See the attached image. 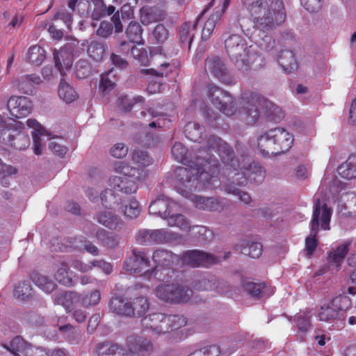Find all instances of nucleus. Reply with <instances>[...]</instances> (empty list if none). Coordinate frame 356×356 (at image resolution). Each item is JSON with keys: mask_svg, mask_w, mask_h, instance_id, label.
Returning a JSON list of instances; mask_svg holds the SVG:
<instances>
[{"mask_svg": "<svg viewBox=\"0 0 356 356\" xmlns=\"http://www.w3.org/2000/svg\"><path fill=\"white\" fill-rule=\"evenodd\" d=\"M120 105L124 111H129L131 109L133 105L138 102H143V97L141 96L134 97L132 98L129 96H123L120 99Z\"/></svg>", "mask_w": 356, "mask_h": 356, "instance_id": "nucleus-60", "label": "nucleus"}, {"mask_svg": "<svg viewBox=\"0 0 356 356\" xmlns=\"http://www.w3.org/2000/svg\"><path fill=\"white\" fill-rule=\"evenodd\" d=\"M130 302L125 300L122 297H113L110 301V308L113 312L123 316H130V313L133 312L130 309Z\"/></svg>", "mask_w": 356, "mask_h": 356, "instance_id": "nucleus-34", "label": "nucleus"}, {"mask_svg": "<svg viewBox=\"0 0 356 356\" xmlns=\"http://www.w3.org/2000/svg\"><path fill=\"white\" fill-rule=\"evenodd\" d=\"M165 17V13L155 8H143L140 10V22L144 25L163 21Z\"/></svg>", "mask_w": 356, "mask_h": 356, "instance_id": "nucleus-30", "label": "nucleus"}, {"mask_svg": "<svg viewBox=\"0 0 356 356\" xmlns=\"http://www.w3.org/2000/svg\"><path fill=\"white\" fill-rule=\"evenodd\" d=\"M80 301L81 305L85 307L95 306L99 304L101 300V293L99 290H93L90 293L80 295Z\"/></svg>", "mask_w": 356, "mask_h": 356, "instance_id": "nucleus-49", "label": "nucleus"}, {"mask_svg": "<svg viewBox=\"0 0 356 356\" xmlns=\"http://www.w3.org/2000/svg\"><path fill=\"white\" fill-rule=\"evenodd\" d=\"M225 191L229 193L235 195L241 202L248 204L251 202L252 198L250 195L241 189L236 188L234 186H226Z\"/></svg>", "mask_w": 356, "mask_h": 356, "instance_id": "nucleus-55", "label": "nucleus"}, {"mask_svg": "<svg viewBox=\"0 0 356 356\" xmlns=\"http://www.w3.org/2000/svg\"><path fill=\"white\" fill-rule=\"evenodd\" d=\"M187 152L188 149L181 143H175L172 147V156L178 162H188L186 157Z\"/></svg>", "mask_w": 356, "mask_h": 356, "instance_id": "nucleus-52", "label": "nucleus"}, {"mask_svg": "<svg viewBox=\"0 0 356 356\" xmlns=\"http://www.w3.org/2000/svg\"><path fill=\"white\" fill-rule=\"evenodd\" d=\"M203 128L196 122H190L186 126L184 132L186 136L191 141L202 143Z\"/></svg>", "mask_w": 356, "mask_h": 356, "instance_id": "nucleus-38", "label": "nucleus"}, {"mask_svg": "<svg viewBox=\"0 0 356 356\" xmlns=\"http://www.w3.org/2000/svg\"><path fill=\"white\" fill-rule=\"evenodd\" d=\"M207 90L208 97L219 111L229 116L236 113V102L229 93L212 84L208 85Z\"/></svg>", "mask_w": 356, "mask_h": 356, "instance_id": "nucleus-8", "label": "nucleus"}, {"mask_svg": "<svg viewBox=\"0 0 356 356\" xmlns=\"http://www.w3.org/2000/svg\"><path fill=\"white\" fill-rule=\"evenodd\" d=\"M168 332H175L181 334V337H187L188 329L187 326L186 318L183 316H168Z\"/></svg>", "mask_w": 356, "mask_h": 356, "instance_id": "nucleus-28", "label": "nucleus"}, {"mask_svg": "<svg viewBox=\"0 0 356 356\" xmlns=\"http://www.w3.org/2000/svg\"><path fill=\"white\" fill-rule=\"evenodd\" d=\"M302 6L310 13H316L323 7V0H300Z\"/></svg>", "mask_w": 356, "mask_h": 356, "instance_id": "nucleus-61", "label": "nucleus"}, {"mask_svg": "<svg viewBox=\"0 0 356 356\" xmlns=\"http://www.w3.org/2000/svg\"><path fill=\"white\" fill-rule=\"evenodd\" d=\"M245 289L252 297L260 298L266 293V286L261 283L248 282Z\"/></svg>", "mask_w": 356, "mask_h": 356, "instance_id": "nucleus-54", "label": "nucleus"}, {"mask_svg": "<svg viewBox=\"0 0 356 356\" xmlns=\"http://www.w3.org/2000/svg\"><path fill=\"white\" fill-rule=\"evenodd\" d=\"M311 312L306 311L299 315L296 319V326L301 332H306L310 327Z\"/></svg>", "mask_w": 356, "mask_h": 356, "instance_id": "nucleus-56", "label": "nucleus"}, {"mask_svg": "<svg viewBox=\"0 0 356 356\" xmlns=\"http://www.w3.org/2000/svg\"><path fill=\"white\" fill-rule=\"evenodd\" d=\"M207 146L209 149L218 153L224 163L232 161L234 152L228 145L220 138L211 136L207 141Z\"/></svg>", "mask_w": 356, "mask_h": 356, "instance_id": "nucleus-18", "label": "nucleus"}, {"mask_svg": "<svg viewBox=\"0 0 356 356\" xmlns=\"http://www.w3.org/2000/svg\"><path fill=\"white\" fill-rule=\"evenodd\" d=\"M132 162L136 167V170H143L152 163V159L148 156L147 152L140 150H136L133 153Z\"/></svg>", "mask_w": 356, "mask_h": 356, "instance_id": "nucleus-45", "label": "nucleus"}, {"mask_svg": "<svg viewBox=\"0 0 356 356\" xmlns=\"http://www.w3.org/2000/svg\"><path fill=\"white\" fill-rule=\"evenodd\" d=\"M40 82L41 79L37 75H26L21 77L17 86L19 90L25 93L31 94L33 92L34 85H38Z\"/></svg>", "mask_w": 356, "mask_h": 356, "instance_id": "nucleus-39", "label": "nucleus"}, {"mask_svg": "<svg viewBox=\"0 0 356 356\" xmlns=\"http://www.w3.org/2000/svg\"><path fill=\"white\" fill-rule=\"evenodd\" d=\"M332 216V209L327 207L324 202L318 199L315 203L310 229L313 233L318 232V227L324 230L330 229V222Z\"/></svg>", "mask_w": 356, "mask_h": 356, "instance_id": "nucleus-10", "label": "nucleus"}, {"mask_svg": "<svg viewBox=\"0 0 356 356\" xmlns=\"http://www.w3.org/2000/svg\"><path fill=\"white\" fill-rule=\"evenodd\" d=\"M15 128H6L0 129V142L6 145L10 146L13 139L15 138Z\"/></svg>", "mask_w": 356, "mask_h": 356, "instance_id": "nucleus-63", "label": "nucleus"}, {"mask_svg": "<svg viewBox=\"0 0 356 356\" xmlns=\"http://www.w3.org/2000/svg\"><path fill=\"white\" fill-rule=\"evenodd\" d=\"M142 325L157 335L168 332V316L161 313H154L145 316L142 320Z\"/></svg>", "mask_w": 356, "mask_h": 356, "instance_id": "nucleus-15", "label": "nucleus"}, {"mask_svg": "<svg viewBox=\"0 0 356 356\" xmlns=\"http://www.w3.org/2000/svg\"><path fill=\"white\" fill-rule=\"evenodd\" d=\"M153 264L147 254L141 251L133 252V256L124 261V268L131 273L153 272Z\"/></svg>", "mask_w": 356, "mask_h": 356, "instance_id": "nucleus-12", "label": "nucleus"}, {"mask_svg": "<svg viewBox=\"0 0 356 356\" xmlns=\"http://www.w3.org/2000/svg\"><path fill=\"white\" fill-rule=\"evenodd\" d=\"M277 62L283 71L287 74L295 72L298 67L297 59L293 51L290 50H282L280 51Z\"/></svg>", "mask_w": 356, "mask_h": 356, "instance_id": "nucleus-22", "label": "nucleus"}, {"mask_svg": "<svg viewBox=\"0 0 356 356\" xmlns=\"http://www.w3.org/2000/svg\"><path fill=\"white\" fill-rule=\"evenodd\" d=\"M30 346L22 337H16L10 341L8 349L16 356H26Z\"/></svg>", "mask_w": 356, "mask_h": 356, "instance_id": "nucleus-41", "label": "nucleus"}, {"mask_svg": "<svg viewBox=\"0 0 356 356\" xmlns=\"http://www.w3.org/2000/svg\"><path fill=\"white\" fill-rule=\"evenodd\" d=\"M58 94L63 102L70 104L78 98V95L74 88L64 79H61L59 83Z\"/></svg>", "mask_w": 356, "mask_h": 356, "instance_id": "nucleus-36", "label": "nucleus"}, {"mask_svg": "<svg viewBox=\"0 0 356 356\" xmlns=\"http://www.w3.org/2000/svg\"><path fill=\"white\" fill-rule=\"evenodd\" d=\"M270 137H275L277 147L280 148V153L289 149L293 144V138L289 132L283 128H275L271 129Z\"/></svg>", "mask_w": 356, "mask_h": 356, "instance_id": "nucleus-24", "label": "nucleus"}, {"mask_svg": "<svg viewBox=\"0 0 356 356\" xmlns=\"http://www.w3.org/2000/svg\"><path fill=\"white\" fill-rule=\"evenodd\" d=\"M271 135L270 129L258 138V147L264 156H270L280 153V148L277 147L275 137H270Z\"/></svg>", "mask_w": 356, "mask_h": 356, "instance_id": "nucleus-20", "label": "nucleus"}, {"mask_svg": "<svg viewBox=\"0 0 356 356\" xmlns=\"http://www.w3.org/2000/svg\"><path fill=\"white\" fill-rule=\"evenodd\" d=\"M63 337L70 343H77L81 338L80 332L72 325L67 324L59 327Z\"/></svg>", "mask_w": 356, "mask_h": 356, "instance_id": "nucleus-47", "label": "nucleus"}, {"mask_svg": "<svg viewBox=\"0 0 356 356\" xmlns=\"http://www.w3.org/2000/svg\"><path fill=\"white\" fill-rule=\"evenodd\" d=\"M182 263L193 267L208 266L216 264L218 259L213 254L200 250L185 252L181 257Z\"/></svg>", "mask_w": 356, "mask_h": 356, "instance_id": "nucleus-13", "label": "nucleus"}, {"mask_svg": "<svg viewBox=\"0 0 356 356\" xmlns=\"http://www.w3.org/2000/svg\"><path fill=\"white\" fill-rule=\"evenodd\" d=\"M205 12L206 10L202 13L195 22H185L180 26L179 29V38L181 43L187 42L188 47H190L195 35L196 26L202 19Z\"/></svg>", "mask_w": 356, "mask_h": 356, "instance_id": "nucleus-26", "label": "nucleus"}, {"mask_svg": "<svg viewBox=\"0 0 356 356\" xmlns=\"http://www.w3.org/2000/svg\"><path fill=\"white\" fill-rule=\"evenodd\" d=\"M130 309L133 310L130 316H140L144 314L149 308L147 300L144 297L135 298L129 303Z\"/></svg>", "mask_w": 356, "mask_h": 356, "instance_id": "nucleus-44", "label": "nucleus"}, {"mask_svg": "<svg viewBox=\"0 0 356 356\" xmlns=\"http://www.w3.org/2000/svg\"><path fill=\"white\" fill-rule=\"evenodd\" d=\"M233 343L232 341H230L229 343L221 344L220 346H218L216 344H212L204 346L201 350L203 352L204 356H219L220 355H224V356H229L232 354V351L227 350V346L229 345V343Z\"/></svg>", "mask_w": 356, "mask_h": 356, "instance_id": "nucleus-42", "label": "nucleus"}, {"mask_svg": "<svg viewBox=\"0 0 356 356\" xmlns=\"http://www.w3.org/2000/svg\"><path fill=\"white\" fill-rule=\"evenodd\" d=\"M113 171L118 175L111 176L108 185L111 189L105 190L101 194L102 203L106 207H112L117 203L111 190L124 194L134 193L138 190V183L147 177V172L131 168L124 161H116L113 165Z\"/></svg>", "mask_w": 356, "mask_h": 356, "instance_id": "nucleus-2", "label": "nucleus"}, {"mask_svg": "<svg viewBox=\"0 0 356 356\" xmlns=\"http://www.w3.org/2000/svg\"><path fill=\"white\" fill-rule=\"evenodd\" d=\"M104 51V46L95 40L91 41L88 47V55L95 60H100L102 58Z\"/></svg>", "mask_w": 356, "mask_h": 356, "instance_id": "nucleus-51", "label": "nucleus"}, {"mask_svg": "<svg viewBox=\"0 0 356 356\" xmlns=\"http://www.w3.org/2000/svg\"><path fill=\"white\" fill-rule=\"evenodd\" d=\"M177 204L172 200L167 197H159L152 201L149 207V211L151 214L159 216L166 219L167 217L175 210Z\"/></svg>", "mask_w": 356, "mask_h": 356, "instance_id": "nucleus-17", "label": "nucleus"}, {"mask_svg": "<svg viewBox=\"0 0 356 356\" xmlns=\"http://www.w3.org/2000/svg\"><path fill=\"white\" fill-rule=\"evenodd\" d=\"M221 15L220 12L216 11L207 18L202 30V39L203 40H207L210 38L216 25L220 20Z\"/></svg>", "mask_w": 356, "mask_h": 356, "instance_id": "nucleus-37", "label": "nucleus"}, {"mask_svg": "<svg viewBox=\"0 0 356 356\" xmlns=\"http://www.w3.org/2000/svg\"><path fill=\"white\" fill-rule=\"evenodd\" d=\"M174 210L167 217L168 225L175 227L183 231H189L191 228V221L181 213H175Z\"/></svg>", "mask_w": 356, "mask_h": 356, "instance_id": "nucleus-35", "label": "nucleus"}, {"mask_svg": "<svg viewBox=\"0 0 356 356\" xmlns=\"http://www.w3.org/2000/svg\"><path fill=\"white\" fill-rule=\"evenodd\" d=\"M255 29L265 33L284 22L286 13L282 0H241Z\"/></svg>", "mask_w": 356, "mask_h": 356, "instance_id": "nucleus-3", "label": "nucleus"}, {"mask_svg": "<svg viewBox=\"0 0 356 356\" xmlns=\"http://www.w3.org/2000/svg\"><path fill=\"white\" fill-rule=\"evenodd\" d=\"M121 210L124 216L129 218L138 217L140 212L139 204L134 198L130 199L129 202L122 207Z\"/></svg>", "mask_w": 356, "mask_h": 356, "instance_id": "nucleus-50", "label": "nucleus"}, {"mask_svg": "<svg viewBox=\"0 0 356 356\" xmlns=\"http://www.w3.org/2000/svg\"><path fill=\"white\" fill-rule=\"evenodd\" d=\"M350 302V300L348 297L338 296L331 301L324 303L318 311V320L331 322L337 319L339 311L346 309Z\"/></svg>", "mask_w": 356, "mask_h": 356, "instance_id": "nucleus-9", "label": "nucleus"}, {"mask_svg": "<svg viewBox=\"0 0 356 356\" xmlns=\"http://www.w3.org/2000/svg\"><path fill=\"white\" fill-rule=\"evenodd\" d=\"M99 356H128L125 355L124 350L117 344L104 343L97 347Z\"/></svg>", "mask_w": 356, "mask_h": 356, "instance_id": "nucleus-40", "label": "nucleus"}, {"mask_svg": "<svg viewBox=\"0 0 356 356\" xmlns=\"http://www.w3.org/2000/svg\"><path fill=\"white\" fill-rule=\"evenodd\" d=\"M26 126L32 129L33 152L36 155L42 152L44 138H49V149L56 155L63 157L67 152V147L64 140L60 137L50 138L44 127L34 118L26 120Z\"/></svg>", "mask_w": 356, "mask_h": 356, "instance_id": "nucleus-6", "label": "nucleus"}, {"mask_svg": "<svg viewBox=\"0 0 356 356\" xmlns=\"http://www.w3.org/2000/svg\"><path fill=\"white\" fill-rule=\"evenodd\" d=\"M15 138L13 139L11 147L17 149H24L30 145V139L26 133L24 131V124L21 122H15Z\"/></svg>", "mask_w": 356, "mask_h": 356, "instance_id": "nucleus-27", "label": "nucleus"}, {"mask_svg": "<svg viewBox=\"0 0 356 356\" xmlns=\"http://www.w3.org/2000/svg\"><path fill=\"white\" fill-rule=\"evenodd\" d=\"M81 296L74 291H62L57 293L54 299L55 305H62L66 311L79 302Z\"/></svg>", "mask_w": 356, "mask_h": 356, "instance_id": "nucleus-23", "label": "nucleus"}, {"mask_svg": "<svg viewBox=\"0 0 356 356\" xmlns=\"http://www.w3.org/2000/svg\"><path fill=\"white\" fill-rule=\"evenodd\" d=\"M32 288L31 285L26 282H20L15 288L14 295L22 300L29 297L31 293Z\"/></svg>", "mask_w": 356, "mask_h": 356, "instance_id": "nucleus-57", "label": "nucleus"}, {"mask_svg": "<svg viewBox=\"0 0 356 356\" xmlns=\"http://www.w3.org/2000/svg\"><path fill=\"white\" fill-rule=\"evenodd\" d=\"M128 347L131 353L139 355L149 351L152 344L141 337L131 336L128 340Z\"/></svg>", "mask_w": 356, "mask_h": 356, "instance_id": "nucleus-31", "label": "nucleus"}, {"mask_svg": "<svg viewBox=\"0 0 356 356\" xmlns=\"http://www.w3.org/2000/svg\"><path fill=\"white\" fill-rule=\"evenodd\" d=\"M127 152V147L121 143L115 144L110 149V154L111 156L116 159H122L125 157Z\"/></svg>", "mask_w": 356, "mask_h": 356, "instance_id": "nucleus-64", "label": "nucleus"}, {"mask_svg": "<svg viewBox=\"0 0 356 356\" xmlns=\"http://www.w3.org/2000/svg\"><path fill=\"white\" fill-rule=\"evenodd\" d=\"M45 58L44 50L38 45H33L29 49L27 59L35 65H40Z\"/></svg>", "mask_w": 356, "mask_h": 356, "instance_id": "nucleus-46", "label": "nucleus"}, {"mask_svg": "<svg viewBox=\"0 0 356 356\" xmlns=\"http://www.w3.org/2000/svg\"><path fill=\"white\" fill-rule=\"evenodd\" d=\"M338 174L343 178L351 179L356 177V155H351L337 169Z\"/></svg>", "mask_w": 356, "mask_h": 356, "instance_id": "nucleus-33", "label": "nucleus"}, {"mask_svg": "<svg viewBox=\"0 0 356 356\" xmlns=\"http://www.w3.org/2000/svg\"><path fill=\"white\" fill-rule=\"evenodd\" d=\"M243 252L252 258H258L262 253V245L260 243L252 242L244 248Z\"/></svg>", "mask_w": 356, "mask_h": 356, "instance_id": "nucleus-59", "label": "nucleus"}, {"mask_svg": "<svg viewBox=\"0 0 356 356\" xmlns=\"http://www.w3.org/2000/svg\"><path fill=\"white\" fill-rule=\"evenodd\" d=\"M71 274L72 273L69 271L67 265L63 264L57 270L55 277L56 280L60 284L65 286H70L74 284Z\"/></svg>", "mask_w": 356, "mask_h": 356, "instance_id": "nucleus-48", "label": "nucleus"}, {"mask_svg": "<svg viewBox=\"0 0 356 356\" xmlns=\"http://www.w3.org/2000/svg\"><path fill=\"white\" fill-rule=\"evenodd\" d=\"M31 278L33 282L46 293H51L56 288L54 282L44 275L35 272L31 274Z\"/></svg>", "mask_w": 356, "mask_h": 356, "instance_id": "nucleus-32", "label": "nucleus"}, {"mask_svg": "<svg viewBox=\"0 0 356 356\" xmlns=\"http://www.w3.org/2000/svg\"><path fill=\"white\" fill-rule=\"evenodd\" d=\"M240 104L242 110L239 111V114L248 124L255 123L261 114L273 120H277V114L280 115L278 118L281 117L280 108L255 93L243 96Z\"/></svg>", "mask_w": 356, "mask_h": 356, "instance_id": "nucleus-4", "label": "nucleus"}, {"mask_svg": "<svg viewBox=\"0 0 356 356\" xmlns=\"http://www.w3.org/2000/svg\"><path fill=\"white\" fill-rule=\"evenodd\" d=\"M249 171L248 170L243 171V175L257 183L262 181L266 175V171L264 168L259 165L254 164L252 171L250 173Z\"/></svg>", "mask_w": 356, "mask_h": 356, "instance_id": "nucleus-53", "label": "nucleus"}, {"mask_svg": "<svg viewBox=\"0 0 356 356\" xmlns=\"http://www.w3.org/2000/svg\"><path fill=\"white\" fill-rule=\"evenodd\" d=\"M152 35L158 43L164 42L169 36L168 31L163 24H158L153 30Z\"/></svg>", "mask_w": 356, "mask_h": 356, "instance_id": "nucleus-58", "label": "nucleus"}, {"mask_svg": "<svg viewBox=\"0 0 356 356\" xmlns=\"http://www.w3.org/2000/svg\"><path fill=\"white\" fill-rule=\"evenodd\" d=\"M227 55L234 62L236 67L243 72H248L259 57L252 53L247 40L238 34L229 35L225 41Z\"/></svg>", "mask_w": 356, "mask_h": 356, "instance_id": "nucleus-5", "label": "nucleus"}, {"mask_svg": "<svg viewBox=\"0 0 356 356\" xmlns=\"http://www.w3.org/2000/svg\"><path fill=\"white\" fill-rule=\"evenodd\" d=\"M350 242L346 241L339 245L335 250H333L329 255L328 259L330 265L336 268L337 271L343 261L345 257L349 251Z\"/></svg>", "mask_w": 356, "mask_h": 356, "instance_id": "nucleus-29", "label": "nucleus"}, {"mask_svg": "<svg viewBox=\"0 0 356 356\" xmlns=\"http://www.w3.org/2000/svg\"><path fill=\"white\" fill-rule=\"evenodd\" d=\"M205 69L207 72L219 79L225 84L230 85L234 83V79L229 75L225 64L218 57L208 58L205 63Z\"/></svg>", "mask_w": 356, "mask_h": 356, "instance_id": "nucleus-14", "label": "nucleus"}, {"mask_svg": "<svg viewBox=\"0 0 356 356\" xmlns=\"http://www.w3.org/2000/svg\"><path fill=\"white\" fill-rule=\"evenodd\" d=\"M6 107L13 118H23L31 113L33 104L27 97L13 95L8 99Z\"/></svg>", "mask_w": 356, "mask_h": 356, "instance_id": "nucleus-11", "label": "nucleus"}, {"mask_svg": "<svg viewBox=\"0 0 356 356\" xmlns=\"http://www.w3.org/2000/svg\"><path fill=\"white\" fill-rule=\"evenodd\" d=\"M178 259V257L170 251L157 250L152 254L153 272L155 271V274L157 275L161 270L159 268L168 267Z\"/></svg>", "mask_w": 356, "mask_h": 356, "instance_id": "nucleus-19", "label": "nucleus"}, {"mask_svg": "<svg viewBox=\"0 0 356 356\" xmlns=\"http://www.w3.org/2000/svg\"><path fill=\"white\" fill-rule=\"evenodd\" d=\"M115 8L113 6H110L106 10V13L107 15H111L113 14L111 20L115 26V31L116 33H120L122 31L123 26L120 22V16L118 12L115 13Z\"/></svg>", "mask_w": 356, "mask_h": 356, "instance_id": "nucleus-62", "label": "nucleus"}, {"mask_svg": "<svg viewBox=\"0 0 356 356\" xmlns=\"http://www.w3.org/2000/svg\"><path fill=\"white\" fill-rule=\"evenodd\" d=\"M126 33L131 42L137 44L143 43L142 37L143 29L138 23L135 22H130L126 30Z\"/></svg>", "mask_w": 356, "mask_h": 356, "instance_id": "nucleus-43", "label": "nucleus"}, {"mask_svg": "<svg viewBox=\"0 0 356 356\" xmlns=\"http://www.w3.org/2000/svg\"><path fill=\"white\" fill-rule=\"evenodd\" d=\"M98 222L110 229H121L123 227L122 220L111 211L100 212L97 216Z\"/></svg>", "mask_w": 356, "mask_h": 356, "instance_id": "nucleus-25", "label": "nucleus"}, {"mask_svg": "<svg viewBox=\"0 0 356 356\" xmlns=\"http://www.w3.org/2000/svg\"><path fill=\"white\" fill-rule=\"evenodd\" d=\"M55 65L62 75L66 74L72 66V51L65 48L60 51H55L54 53Z\"/></svg>", "mask_w": 356, "mask_h": 356, "instance_id": "nucleus-21", "label": "nucleus"}, {"mask_svg": "<svg viewBox=\"0 0 356 356\" xmlns=\"http://www.w3.org/2000/svg\"><path fill=\"white\" fill-rule=\"evenodd\" d=\"M154 294L162 301L180 303L189 300L192 296V291L178 283H162L155 288Z\"/></svg>", "mask_w": 356, "mask_h": 356, "instance_id": "nucleus-7", "label": "nucleus"}, {"mask_svg": "<svg viewBox=\"0 0 356 356\" xmlns=\"http://www.w3.org/2000/svg\"><path fill=\"white\" fill-rule=\"evenodd\" d=\"M170 239L169 232L164 229H142L136 236V241L141 245L152 243H163Z\"/></svg>", "mask_w": 356, "mask_h": 356, "instance_id": "nucleus-16", "label": "nucleus"}, {"mask_svg": "<svg viewBox=\"0 0 356 356\" xmlns=\"http://www.w3.org/2000/svg\"><path fill=\"white\" fill-rule=\"evenodd\" d=\"M204 150L199 151L195 161H189L187 168L179 167L176 170L175 188L177 192L188 198L194 206L200 210L221 211L225 202L213 197H205L191 193L193 190L215 188L218 184L217 177L211 175L218 168V161Z\"/></svg>", "mask_w": 356, "mask_h": 356, "instance_id": "nucleus-1", "label": "nucleus"}]
</instances>
